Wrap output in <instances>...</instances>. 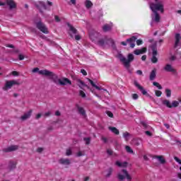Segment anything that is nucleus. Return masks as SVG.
Instances as JSON below:
<instances>
[{"label": "nucleus", "mask_w": 181, "mask_h": 181, "mask_svg": "<svg viewBox=\"0 0 181 181\" xmlns=\"http://www.w3.org/2000/svg\"><path fill=\"white\" fill-rule=\"evenodd\" d=\"M150 8L155 15L153 20L155 22H159L160 21V16L158 13V11L163 13V0H153V2L150 3Z\"/></svg>", "instance_id": "obj_1"}, {"label": "nucleus", "mask_w": 181, "mask_h": 181, "mask_svg": "<svg viewBox=\"0 0 181 181\" xmlns=\"http://www.w3.org/2000/svg\"><path fill=\"white\" fill-rule=\"evenodd\" d=\"M89 37L92 42H94L98 46H101V47H104L105 43H107V40L105 38H101V34L97 32L90 33Z\"/></svg>", "instance_id": "obj_2"}, {"label": "nucleus", "mask_w": 181, "mask_h": 181, "mask_svg": "<svg viewBox=\"0 0 181 181\" xmlns=\"http://www.w3.org/2000/svg\"><path fill=\"white\" fill-rule=\"evenodd\" d=\"M39 74H40L41 76H46L47 77H50L53 83L57 84V86H60L61 79L59 78V76H57V75L54 74L53 72L47 69H43L39 71Z\"/></svg>", "instance_id": "obj_3"}, {"label": "nucleus", "mask_w": 181, "mask_h": 181, "mask_svg": "<svg viewBox=\"0 0 181 181\" xmlns=\"http://www.w3.org/2000/svg\"><path fill=\"white\" fill-rule=\"evenodd\" d=\"M119 59L122 63H123L124 67H127V69H129L132 62H134V54H129L127 56V59L122 55L119 56Z\"/></svg>", "instance_id": "obj_4"}, {"label": "nucleus", "mask_w": 181, "mask_h": 181, "mask_svg": "<svg viewBox=\"0 0 181 181\" xmlns=\"http://www.w3.org/2000/svg\"><path fill=\"white\" fill-rule=\"evenodd\" d=\"M125 177L127 179V180H131L132 179L127 170H122L120 173H118L117 179H119V180H124Z\"/></svg>", "instance_id": "obj_5"}, {"label": "nucleus", "mask_w": 181, "mask_h": 181, "mask_svg": "<svg viewBox=\"0 0 181 181\" xmlns=\"http://www.w3.org/2000/svg\"><path fill=\"white\" fill-rule=\"evenodd\" d=\"M36 26L40 32H42V33H45V35H47L49 33V30L47 29V27L42 23V21H39L36 23Z\"/></svg>", "instance_id": "obj_6"}, {"label": "nucleus", "mask_w": 181, "mask_h": 181, "mask_svg": "<svg viewBox=\"0 0 181 181\" xmlns=\"http://www.w3.org/2000/svg\"><path fill=\"white\" fill-rule=\"evenodd\" d=\"M151 49L153 52V57L151 58L152 63H158V58L156 55L158 54V48L156 47V45L151 46Z\"/></svg>", "instance_id": "obj_7"}, {"label": "nucleus", "mask_w": 181, "mask_h": 181, "mask_svg": "<svg viewBox=\"0 0 181 181\" xmlns=\"http://www.w3.org/2000/svg\"><path fill=\"white\" fill-rule=\"evenodd\" d=\"M19 83L18 81L13 80V81H7L6 82L5 88H4V90H6L7 88H12L13 86H18Z\"/></svg>", "instance_id": "obj_8"}, {"label": "nucleus", "mask_w": 181, "mask_h": 181, "mask_svg": "<svg viewBox=\"0 0 181 181\" xmlns=\"http://www.w3.org/2000/svg\"><path fill=\"white\" fill-rule=\"evenodd\" d=\"M163 69L165 71H167L168 73H176V69L172 66L170 64H167L164 66Z\"/></svg>", "instance_id": "obj_9"}, {"label": "nucleus", "mask_w": 181, "mask_h": 181, "mask_svg": "<svg viewBox=\"0 0 181 181\" xmlns=\"http://www.w3.org/2000/svg\"><path fill=\"white\" fill-rule=\"evenodd\" d=\"M136 37L132 36V37L127 40V43L129 44L132 49H134V47H135V42H136Z\"/></svg>", "instance_id": "obj_10"}, {"label": "nucleus", "mask_w": 181, "mask_h": 181, "mask_svg": "<svg viewBox=\"0 0 181 181\" xmlns=\"http://www.w3.org/2000/svg\"><path fill=\"white\" fill-rule=\"evenodd\" d=\"M68 26L69 28V35L71 37H74L73 35H77V29H76L73 25L68 23Z\"/></svg>", "instance_id": "obj_11"}, {"label": "nucleus", "mask_w": 181, "mask_h": 181, "mask_svg": "<svg viewBox=\"0 0 181 181\" xmlns=\"http://www.w3.org/2000/svg\"><path fill=\"white\" fill-rule=\"evenodd\" d=\"M67 84H69V86H71V81H70L67 78H63L61 79L59 82V86H67Z\"/></svg>", "instance_id": "obj_12"}, {"label": "nucleus", "mask_w": 181, "mask_h": 181, "mask_svg": "<svg viewBox=\"0 0 181 181\" xmlns=\"http://www.w3.org/2000/svg\"><path fill=\"white\" fill-rule=\"evenodd\" d=\"M6 5L9 6V9H15L16 8V3L13 0H6Z\"/></svg>", "instance_id": "obj_13"}, {"label": "nucleus", "mask_w": 181, "mask_h": 181, "mask_svg": "<svg viewBox=\"0 0 181 181\" xmlns=\"http://www.w3.org/2000/svg\"><path fill=\"white\" fill-rule=\"evenodd\" d=\"M134 86H136V87H137V88H139V90L141 92L143 95H146V94H148V92H146L144 90V87H142L141 85H139V83H138V82L135 81Z\"/></svg>", "instance_id": "obj_14"}, {"label": "nucleus", "mask_w": 181, "mask_h": 181, "mask_svg": "<svg viewBox=\"0 0 181 181\" xmlns=\"http://www.w3.org/2000/svg\"><path fill=\"white\" fill-rule=\"evenodd\" d=\"M18 148L19 147L16 145L11 146L6 148H4V152H13V151H17Z\"/></svg>", "instance_id": "obj_15"}, {"label": "nucleus", "mask_w": 181, "mask_h": 181, "mask_svg": "<svg viewBox=\"0 0 181 181\" xmlns=\"http://www.w3.org/2000/svg\"><path fill=\"white\" fill-rule=\"evenodd\" d=\"M134 53L136 56H139V54H144V53H146V47H143L140 49H135Z\"/></svg>", "instance_id": "obj_16"}, {"label": "nucleus", "mask_w": 181, "mask_h": 181, "mask_svg": "<svg viewBox=\"0 0 181 181\" xmlns=\"http://www.w3.org/2000/svg\"><path fill=\"white\" fill-rule=\"evenodd\" d=\"M32 115V110H29L28 112L25 113L23 116H21L22 121H26L28 118H30Z\"/></svg>", "instance_id": "obj_17"}, {"label": "nucleus", "mask_w": 181, "mask_h": 181, "mask_svg": "<svg viewBox=\"0 0 181 181\" xmlns=\"http://www.w3.org/2000/svg\"><path fill=\"white\" fill-rule=\"evenodd\" d=\"M154 158L158 159V162L161 165H165V163H166V160H165V158L163 157V156H155Z\"/></svg>", "instance_id": "obj_18"}, {"label": "nucleus", "mask_w": 181, "mask_h": 181, "mask_svg": "<svg viewBox=\"0 0 181 181\" xmlns=\"http://www.w3.org/2000/svg\"><path fill=\"white\" fill-rule=\"evenodd\" d=\"M59 163L61 165H70L71 162L69 158H61L59 160Z\"/></svg>", "instance_id": "obj_19"}, {"label": "nucleus", "mask_w": 181, "mask_h": 181, "mask_svg": "<svg viewBox=\"0 0 181 181\" xmlns=\"http://www.w3.org/2000/svg\"><path fill=\"white\" fill-rule=\"evenodd\" d=\"M149 78L151 81H153V80H155L156 78V69H153L151 72L150 73Z\"/></svg>", "instance_id": "obj_20"}, {"label": "nucleus", "mask_w": 181, "mask_h": 181, "mask_svg": "<svg viewBox=\"0 0 181 181\" xmlns=\"http://www.w3.org/2000/svg\"><path fill=\"white\" fill-rule=\"evenodd\" d=\"M89 83L91 84V86L93 87H94L95 88H96V90H103L104 91H107V89H104V88H100L99 86H98L97 85L94 84V81H93L91 79L88 78Z\"/></svg>", "instance_id": "obj_21"}, {"label": "nucleus", "mask_w": 181, "mask_h": 181, "mask_svg": "<svg viewBox=\"0 0 181 181\" xmlns=\"http://www.w3.org/2000/svg\"><path fill=\"white\" fill-rule=\"evenodd\" d=\"M115 165L119 168H127V166H128V163L127 162L121 163L119 161H116Z\"/></svg>", "instance_id": "obj_22"}, {"label": "nucleus", "mask_w": 181, "mask_h": 181, "mask_svg": "<svg viewBox=\"0 0 181 181\" xmlns=\"http://www.w3.org/2000/svg\"><path fill=\"white\" fill-rule=\"evenodd\" d=\"M162 104L163 105L168 107V108H172V104L170 103V101H169V100H163L162 101Z\"/></svg>", "instance_id": "obj_23"}, {"label": "nucleus", "mask_w": 181, "mask_h": 181, "mask_svg": "<svg viewBox=\"0 0 181 181\" xmlns=\"http://www.w3.org/2000/svg\"><path fill=\"white\" fill-rule=\"evenodd\" d=\"M108 129L113 134H115V135H119V130H118V129L116 127H109Z\"/></svg>", "instance_id": "obj_24"}, {"label": "nucleus", "mask_w": 181, "mask_h": 181, "mask_svg": "<svg viewBox=\"0 0 181 181\" xmlns=\"http://www.w3.org/2000/svg\"><path fill=\"white\" fill-rule=\"evenodd\" d=\"M16 168V162L15 161H10L8 165V168L10 170H13V169H15Z\"/></svg>", "instance_id": "obj_25"}, {"label": "nucleus", "mask_w": 181, "mask_h": 181, "mask_svg": "<svg viewBox=\"0 0 181 181\" xmlns=\"http://www.w3.org/2000/svg\"><path fill=\"white\" fill-rule=\"evenodd\" d=\"M131 136V134L128 132H125L123 133V138H124L125 141H129V137Z\"/></svg>", "instance_id": "obj_26"}, {"label": "nucleus", "mask_w": 181, "mask_h": 181, "mask_svg": "<svg viewBox=\"0 0 181 181\" xmlns=\"http://www.w3.org/2000/svg\"><path fill=\"white\" fill-rule=\"evenodd\" d=\"M112 28L111 25H108V24H105L103 27V32H109V30H111Z\"/></svg>", "instance_id": "obj_27"}, {"label": "nucleus", "mask_w": 181, "mask_h": 181, "mask_svg": "<svg viewBox=\"0 0 181 181\" xmlns=\"http://www.w3.org/2000/svg\"><path fill=\"white\" fill-rule=\"evenodd\" d=\"M85 6L88 9H90V8H91V6H93V2H91V1H90V0H86L85 2Z\"/></svg>", "instance_id": "obj_28"}, {"label": "nucleus", "mask_w": 181, "mask_h": 181, "mask_svg": "<svg viewBox=\"0 0 181 181\" xmlns=\"http://www.w3.org/2000/svg\"><path fill=\"white\" fill-rule=\"evenodd\" d=\"M78 111L83 117L86 115V110H84V108H83L81 107H78Z\"/></svg>", "instance_id": "obj_29"}, {"label": "nucleus", "mask_w": 181, "mask_h": 181, "mask_svg": "<svg viewBox=\"0 0 181 181\" xmlns=\"http://www.w3.org/2000/svg\"><path fill=\"white\" fill-rule=\"evenodd\" d=\"M112 168H110L109 169L107 170V174H106V177H110L111 175H112Z\"/></svg>", "instance_id": "obj_30"}, {"label": "nucleus", "mask_w": 181, "mask_h": 181, "mask_svg": "<svg viewBox=\"0 0 181 181\" xmlns=\"http://www.w3.org/2000/svg\"><path fill=\"white\" fill-rule=\"evenodd\" d=\"M171 107L172 108H176V107H179V101L177 100H174L172 102V104H171Z\"/></svg>", "instance_id": "obj_31"}, {"label": "nucleus", "mask_w": 181, "mask_h": 181, "mask_svg": "<svg viewBox=\"0 0 181 181\" xmlns=\"http://www.w3.org/2000/svg\"><path fill=\"white\" fill-rule=\"evenodd\" d=\"M78 83H79V84H81V85H78L79 87H80V88H83V87H82L81 86H83V87H87L88 88H90V87H89L88 86H87L86 84H85V83L83 82V81L79 80V81H78Z\"/></svg>", "instance_id": "obj_32"}, {"label": "nucleus", "mask_w": 181, "mask_h": 181, "mask_svg": "<svg viewBox=\"0 0 181 181\" xmlns=\"http://www.w3.org/2000/svg\"><path fill=\"white\" fill-rule=\"evenodd\" d=\"M125 149L127 152H128V153H134V151L132 150V148H131L129 146H126Z\"/></svg>", "instance_id": "obj_33"}, {"label": "nucleus", "mask_w": 181, "mask_h": 181, "mask_svg": "<svg viewBox=\"0 0 181 181\" xmlns=\"http://www.w3.org/2000/svg\"><path fill=\"white\" fill-rule=\"evenodd\" d=\"M166 97L169 98L172 95V90L170 89H165Z\"/></svg>", "instance_id": "obj_34"}, {"label": "nucleus", "mask_w": 181, "mask_h": 181, "mask_svg": "<svg viewBox=\"0 0 181 181\" xmlns=\"http://www.w3.org/2000/svg\"><path fill=\"white\" fill-rule=\"evenodd\" d=\"M83 141L86 145H90V142H91V139L90 137L84 138Z\"/></svg>", "instance_id": "obj_35"}, {"label": "nucleus", "mask_w": 181, "mask_h": 181, "mask_svg": "<svg viewBox=\"0 0 181 181\" xmlns=\"http://www.w3.org/2000/svg\"><path fill=\"white\" fill-rule=\"evenodd\" d=\"M153 85L155 86V87H157V88H158V90H162V86H160V84H159V83L153 82Z\"/></svg>", "instance_id": "obj_36"}, {"label": "nucleus", "mask_w": 181, "mask_h": 181, "mask_svg": "<svg viewBox=\"0 0 181 181\" xmlns=\"http://www.w3.org/2000/svg\"><path fill=\"white\" fill-rule=\"evenodd\" d=\"M155 94H156V97H160V95H162V91H160V90H156L155 91Z\"/></svg>", "instance_id": "obj_37"}, {"label": "nucleus", "mask_w": 181, "mask_h": 181, "mask_svg": "<svg viewBox=\"0 0 181 181\" xmlns=\"http://www.w3.org/2000/svg\"><path fill=\"white\" fill-rule=\"evenodd\" d=\"M79 95H81V97H82V98H86V93L83 90L79 91Z\"/></svg>", "instance_id": "obj_38"}, {"label": "nucleus", "mask_w": 181, "mask_h": 181, "mask_svg": "<svg viewBox=\"0 0 181 181\" xmlns=\"http://www.w3.org/2000/svg\"><path fill=\"white\" fill-rule=\"evenodd\" d=\"M71 154H72L71 149L68 148V149L66 150V156H70V155H71Z\"/></svg>", "instance_id": "obj_39"}, {"label": "nucleus", "mask_w": 181, "mask_h": 181, "mask_svg": "<svg viewBox=\"0 0 181 181\" xmlns=\"http://www.w3.org/2000/svg\"><path fill=\"white\" fill-rule=\"evenodd\" d=\"M174 159L175 161H177V163H179V165H181V160L179 158L175 156L174 157Z\"/></svg>", "instance_id": "obj_40"}, {"label": "nucleus", "mask_w": 181, "mask_h": 181, "mask_svg": "<svg viewBox=\"0 0 181 181\" xmlns=\"http://www.w3.org/2000/svg\"><path fill=\"white\" fill-rule=\"evenodd\" d=\"M11 74H12V76H19V73L18 71H13L11 72Z\"/></svg>", "instance_id": "obj_41"}, {"label": "nucleus", "mask_w": 181, "mask_h": 181, "mask_svg": "<svg viewBox=\"0 0 181 181\" xmlns=\"http://www.w3.org/2000/svg\"><path fill=\"white\" fill-rule=\"evenodd\" d=\"M106 113L110 118H112V117H114V114H112L110 111H107Z\"/></svg>", "instance_id": "obj_42"}, {"label": "nucleus", "mask_w": 181, "mask_h": 181, "mask_svg": "<svg viewBox=\"0 0 181 181\" xmlns=\"http://www.w3.org/2000/svg\"><path fill=\"white\" fill-rule=\"evenodd\" d=\"M132 98H133V100H138V98H139L138 94H136V93L133 94Z\"/></svg>", "instance_id": "obj_43"}, {"label": "nucleus", "mask_w": 181, "mask_h": 181, "mask_svg": "<svg viewBox=\"0 0 181 181\" xmlns=\"http://www.w3.org/2000/svg\"><path fill=\"white\" fill-rule=\"evenodd\" d=\"M142 43H143L142 40H136V45H137V46H140V45H142Z\"/></svg>", "instance_id": "obj_44"}, {"label": "nucleus", "mask_w": 181, "mask_h": 181, "mask_svg": "<svg viewBox=\"0 0 181 181\" xmlns=\"http://www.w3.org/2000/svg\"><path fill=\"white\" fill-rule=\"evenodd\" d=\"M141 125H143V127H144V128H148V123H147V122H141Z\"/></svg>", "instance_id": "obj_45"}, {"label": "nucleus", "mask_w": 181, "mask_h": 181, "mask_svg": "<svg viewBox=\"0 0 181 181\" xmlns=\"http://www.w3.org/2000/svg\"><path fill=\"white\" fill-rule=\"evenodd\" d=\"M84 155V153H83V152L79 151L76 153V156L80 157V156H83Z\"/></svg>", "instance_id": "obj_46"}, {"label": "nucleus", "mask_w": 181, "mask_h": 181, "mask_svg": "<svg viewBox=\"0 0 181 181\" xmlns=\"http://www.w3.org/2000/svg\"><path fill=\"white\" fill-rule=\"evenodd\" d=\"M19 60H23L25 59V56L23 54L18 55Z\"/></svg>", "instance_id": "obj_47"}, {"label": "nucleus", "mask_w": 181, "mask_h": 181, "mask_svg": "<svg viewBox=\"0 0 181 181\" xmlns=\"http://www.w3.org/2000/svg\"><path fill=\"white\" fill-rule=\"evenodd\" d=\"M80 39H81V36H80V35H75V40H80Z\"/></svg>", "instance_id": "obj_48"}, {"label": "nucleus", "mask_w": 181, "mask_h": 181, "mask_svg": "<svg viewBox=\"0 0 181 181\" xmlns=\"http://www.w3.org/2000/svg\"><path fill=\"white\" fill-rule=\"evenodd\" d=\"M81 73L83 76H87V71H86V70H84V69H81Z\"/></svg>", "instance_id": "obj_49"}, {"label": "nucleus", "mask_w": 181, "mask_h": 181, "mask_svg": "<svg viewBox=\"0 0 181 181\" xmlns=\"http://www.w3.org/2000/svg\"><path fill=\"white\" fill-rule=\"evenodd\" d=\"M146 135H147L148 136H152V133H151V132L149 131H146L145 132Z\"/></svg>", "instance_id": "obj_50"}, {"label": "nucleus", "mask_w": 181, "mask_h": 181, "mask_svg": "<svg viewBox=\"0 0 181 181\" xmlns=\"http://www.w3.org/2000/svg\"><path fill=\"white\" fill-rule=\"evenodd\" d=\"M51 114H52V112H47L45 113L44 116L45 117H50Z\"/></svg>", "instance_id": "obj_51"}, {"label": "nucleus", "mask_w": 181, "mask_h": 181, "mask_svg": "<svg viewBox=\"0 0 181 181\" xmlns=\"http://www.w3.org/2000/svg\"><path fill=\"white\" fill-rule=\"evenodd\" d=\"M37 71H38V74L40 71H39V68H34L33 69V73H37Z\"/></svg>", "instance_id": "obj_52"}, {"label": "nucleus", "mask_w": 181, "mask_h": 181, "mask_svg": "<svg viewBox=\"0 0 181 181\" xmlns=\"http://www.w3.org/2000/svg\"><path fill=\"white\" fill-rule=\"evenodd\" d=\"M170 60L171 62H174V60H176V57L175 56H171L170 58Z\"/></svg>", "instance_id": "obj_53"}, {"label": "nucleus", "mask_w": 181, "mask_h": 181, "mask_svg": "<svg viewBox=\"0 0 181 181\" xmlns=\"http://www.w3.org/2000/svg\"><path fill=\"white\" fill-rule=\"evenodd\" d=\"M134 144L136 146H139V145H140L139 140H134Z\"/></svg>", "instance_id": "obj_54"}, {"label": "nucleus", "mask_w": 181, "mask_h": 181, "mask_svg": "<svg viewBox=\"0 0 181 181\" xmlns=\"http://www.w3.org/2000/svg\"><path fill=\"white\" fill-rule=\"evenodd\" d=\"M107 153L110 156H111V155H112V150L108 149V150L107 151Z\"/></svg>", "instance_id": "obj_55"}, {"label": "nucleus", "mask_w": 181, "mask_h": 181, "mask_svg": "<svg viewBox=\"0 0 181 181\" xmlns=\"http://www.w3.org/2000/svg\"><path fill=\"white\" fill-rule=\"evenodd\" d=\"M54 18H55L56 22H60V18H59V16H55Z\"/></svg>", "instance_id": "obj_56"}, {"label": "nucleus", "mask_w": 181, "mask_h": 181, "mask_svg": "<svg viewBox=\"0 0 181 181\" xmlns=\"http://www.w3.org/2000/svg\"><path fill=\"white\" fill-rule=\"evenodd\" d=\"M39 4L41 5V6H42V8H46V6H45V3H43V1H40Z\"/></svg>", "instance_id": "obj_57"}, {"label": "nucleus", "mask_w": 181, "mask_h": 181, "mask_svg": "<svg viewBox=\"0 0 181 181\" xmlns=\"http://www.w3.org/2000/svg\"><path fill=\"white\" fill-rule=\"evenodd\" d=\"M136 74H139V76H142V71L141 70L136 71Z\"/></svg>", "instance_id": "obj_58"}, {"label": "nucleus", "mask_w": 181, "mask_h": 181, "mask_svg": "<svg viewBox=\"0 0 181 181\" xmlns=\"http://www.w3.org/2000/svg\"><path fill=\"white\" fill-rule=\"evenodd\" d=\"M42 117V114L39 113L36 115L35 118L36 119H39V118H40Z\"/></svg>", "instance_id": "obj_59"}, {"label": "nucleus", "mask_w": 181, "mask_h": 181, "mask_svg": "<svg viewBox=\"0 0 181 181\" xmlns=\"http://www.w3.org/2000/svg\"><path fill=\"white\" fill-rule=\"evenodd\" d=\"M141 60H143V62H145V60H146V55H143L141 57Z\"/></svg>", "instance_id": "obj_60"}, {"label": "nucleus", "mask_w": 181, "mask_h": 181, "mask_svg": "<svg viewBox=\"0 0 181 181\" xmlns=\"http://www.w3.org/2000/svg\"><path fill=\"white\" fill-rule=\"evenodd\" d=\"M37 151L39 152V153L43 152V148H38L37 149Z\"/></svg>", "instance_id": "obj_61"}, {"label": "nucleus", "mask_w": 181, "mask_h": 181, "mask_svg": "<svg viewBox=\"0 0 181 181\" xmlns=\"http://www.w3.org/2000/svg\"><path fill=\"white\" fill-rule=\"evenodd\" d=\"M70 1L72 4V5H76V0H70Z\"/></svg>", "instance_id": "obj_62"}, {"label": "nucleus", "mask_w": 181, "mask_h": 181, "mask_svg": "<svg viewBox=\"0 0 181 181\" xmlns=\"http://www.w3.org/2000/svg\"><path fill=\"white\" fill-rule=\"evenodd\" d=\"M40 37H41V39H47L46 36L43 35H40Z\"/></svg>", "instance_id": "obj_63"}, {"label": "nucleus", "mask_w": 181, "mask_h": 181, "mask_svg": "<svg viewBox=\"0 0 181 181\" xmlns=\"http://www.w3.org/2000/svg\"><path fill=\"white\" fill-rule=\"evenodd\" d=\"M102 141H103V142L106 143L107 140V138L103 137Z\"/></svg>", "instance_id": "obj_64"}]
</instances>
